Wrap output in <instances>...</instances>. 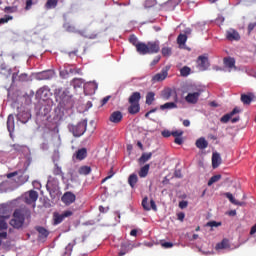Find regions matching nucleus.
I'll list each match as a JSON object with an SVG mask.
<instances>
[{
	"label": "nucleus",
	"instance_id": "1",
	"mask_svg": "<svg viewBox=\"0 0 256 256\" xmlns=\"http://www.w3.org/2000/svg\"><path fill=\"white\" fill-rule=\"evenodd\" d=\"M128 41L136 47V50L140 55L156 54L160 50L159 42H148L147 44L138 42V38L134 34L128 38Z\"/></svg>",
	"mask_w": 256,
	"mask_h": 256
},
{
	"label": "nucleus",
	"instance_id": "2",
	"mask_svg": "<svg viewBox=\"0 0 256 256\" xmlns=\"http://www.w3.org/2000/svg\"><path fill=\"white\" fill-rule=\"evenodd\" d=\"M63 27L65 31H67V33H77V35H80V37H84L87 39L98 38V32L87 33L85 30H78L76 26L70 24L69 22L65 23Z\"/></svg>",
	"mask_w": 256,
	"mask_h": 256
},
{
	"label": "nucleus",
	"instance_id": "3",
	"mask_svg": "<svg viewBox=\"0 0 256 256\" xmlns=\"http://www.w3.org/2000/svg\"><path fill=\"white\" fill-rule=\"evenodd\" d=\"M87 125H88L87 120H81L76 125L69 124L68 129L73 134L74 137H81L87 131Z\"/></svg>",
	"mask_w": 256,
	"mask_h": 256
},
{
	"label": "nucleus",
	"instance_id": "4",
	"mask_svg": "<svg viewBox=\"0 0 256 256\" xmlns=\"http://www.w3.org/2000/svg\"><path fill=\"white\" fill-rule=\"evenodd\" d=\"M241 112L242 110L239 108V106H235L231 112L224 114L220 118V121L221 123H228L231 120V123L235 124L240 121V116L237 114H240Z\"/></svg>",
	"mask_w": 256,
	"mask_h": 256
},
{
	"label": "nucleus",
	"instance_id": "5",
	"mask_svg": "<svg viewBox=\"0 0 256 256\" xmlns=\"http://www.w3.org/2000/svg\"><path fill=\"white\" fill-rule=\"evenodd\" d=\"M25 221V217L20 210H15L13 213V219L10 221V225L15 229H20Z\"/></svg>",
	"mask_w": 256,
	"mask_h": 256
},
{
	"label": "nucleus",
	"instance_id": "6",
	"mask_svg": "<svg viewBox=\"0 0 256 256\" xmlns=\"http://www.w3.org/2000/svg\"><path fill=\"white\" fill-rule=\"evenodd\" d=\"M201 93H203V90L197 89L194 93H189L185 97V101L189 104L195 105L197 102H199V97H201Z\"/></svg>",
	"mask_w": 256,
	"mask_h": 256
},
{
	"label": "nucleus",
	"instance_id": "7",
	"mask_svg": "<svg viewBox=\"0 0 256 256\" xmlns=\"http://www.w3.org/2000/svg\"><path fill=\"white\" fill-rule=\"evenodd\" d=\"M170 68L171 67L169 65L164 67L160 73L153 76L151 82L154 84V83H157V82L164 81L168 76V71L170 70Z\"/></svg>",
	"mask_w": 256,
	"mask_h": 256
},
{
	"label": "nucleus",
	"instance_id": "8",
	"mask_svg": "<svg viewBox=\"0 0 256 256\" xmlns=\"http://www.w3.org/2000/svg\"><path fill=\"white\" fill-rule=\"evenodd\" d=\"M73 211L67 210L64 211L62 214L54 213V224L59 225L61 224L65 218L73 216Z\"/></svg>",
	"mask_w": 256,
	"mask_h": 256
},
{
	"label": "nucleus",
	"instance_id": "9",
	"mask_svg": "<svg viewBox=\"0 0 256 256\" xmlns=\"http://www.w3.org/2000/svg\"><path fill=\"white\" fill-rule=\"evenodd\" d=\"M84 94L87 96H91L95 94L96 90L98 89V84L96 82H87L83 86Z\"/></svg>",
	"mask_w": 256,
	"mask_h": 256
},
{
	"label": "nucleus",
	"instance_id": "10",
	"mask_svg": "<svg viewBox=\"0 0 256 256\" xmlns=\"http://www.w3.org/2000/svg\"><path fill=\"white\" fill-rule=\"evenodd\" d=\"M197 65L201 71L207 70L210 67L209 58L204 55H201L197 59Z\"/></svg>",
	"mask_w": 256,
	"mask_h": 256
},
{
	"label": "nucleus",
	"instance_id": "11",
	"mask_svg": "<svg viewBox=\"0 0 256 256\" xmlns=\"http://www.w3.org/2000/svg\"><path fill=\"white\" fill-rule=\"evenodd\" d=\"M37 199H38V193L34 190H30L24 195V201L27 204L35 203Z\"/></svg>",
	"mask_w": 256,
	"mask_h": 256
},
{
	"label": "nucleus",
	"instance_id": "12",
	"mask_svg": "<svg viewBox=\"0 0 256 256\" xmlns=\"http://www.w3.org/2000/svg\"><path fill=\"white\" fill-rule=\"evenodd\" d=\"M61 200L64 204L71 205L76 201V195L69 191L63 194Z\"/></svg>",
	"mask_w": 256,
	"mask_h": 256
},
{
	"label": "nucleus",
	"instance_id": "13",
	"mask_svg": "<svg viewBox=\"0 0 256 256\" xmlns=\"http://www.w3.org/2000/svg\"><path fill=\"white\" fill-rule=\"evenodd\" d=\"M123 120L122 112L116 110V112H112L109 116V121L114 124H119Z\"/></svg>",
	"mask_w": 256,
	"mask_h": 256
},
{
	"label": "nucleus",
	"instance_id": "14",
	"mask_svg": "<svg viewBox=\"0 0 256 256\" xmlns=\"http://www.w3.org/2000/svg\"><path fill=\"white\" fill-rule=\"evenodd\" d=\"M254 98L255 95L253 93L241 94L240 101L242 102L243 105H251Z\"/></svg>",
	"mask_w": 256,
	"mask_h": 256
},
{
	"label": "nucleus",
	"instance_id": "15",
	"mask_svg": "<svg viewBox=\"0 0 256 256\" xmlns=\"http://www.w3.org/2000/svg\"><path fill=\"white\" fill-rule=\"evenodd\" d=\"M75 159L78 160V161H83L87 158L88 156V151H87V148H81V149H78L75 154Z\"/></svg>",
	"mask_w": 256,
	"mask_h": 256
},
{
	"label": "nucleus",
	"instance_id": "16",
	"mask_svg": "<svg viewBox=\"0 0 256 256\" xmlns=\"http://www.w3.org/2000/svg\"><path fill=\"white\" fill-rule=\"evenodd\" d=\"M53 76H55V72L52 70H47V71L40 72L37 75V78L39 80H50L53 78Z\"/></svg>",
	"mask_w": 256,
	"mask_h": 256
},
{
	"label": "nucleus",
	"instance_id": "17",
	"mask_svg": "<svg viewBox=\"0 0 256 256\" xmlns=\"http://www.w3.org/2000/svg\"><path fill=\"white\" fill-rule=\"evenodd\" d=\"M173 95H175V98L177 99V94L175 91H173L171 88H166L161 93V98L165 101H168Z\"/></svg>",
	"mask_w": 256,
	"mask_h": 256
},
{
	"label": "nucleus",
	"instance_id": "18",
	"mask_svg": "<svg viewBox=\"0 0 256 256\" xmlns=\"http://www.w3.org/2000/svg\"><path fill=\"white\" fill-rule=\"evenodd\" d=\"M222 163L221 155L218 152L213 153L212 155V167L213 169L219 168Z\"/></svg>",
	"mask_w": 256,
	"mask_h": 256
},
{
	"label": "nucleus",
	"instance_id": "19",
	"mask_svg": "<svg viewBox=\"0 0 256 256\" xmlns=\"http://www.w3.org/2000/svg\"><path fill=\"white\" fill-rule=\"evenodd\" d=\"M223 63L225 65V67L229 68L231 71L232 69H236V60L235 58L232 57H226L223 59Z\"/></svg>",
	"mask_w": 256,
	"mask_h": 256
},
{
	"label": "nucleus",
	"instance_id": "20",
	"mask_svg": "<svg viewBox=\"0 0 256 256\" xmlns=\"http://www.w3.org/2000/svg\"><path fill=\"white\" fill-rule=\"evenodd\" d=\"M35 230L39 233L38 237L40 240H45L47 239V237H49V231H47V229H45L44 227L36 226Z\"/></svg>",
	"mask_w": 256,
	"mask_h": 256
},
{
	"label": "nucleus",
	"instance_id": "21",
	"mask_svg": "<svg viewBox=\"0 0 256 256\" xmlns=\"http://www.w3.org/2000/svg\"><path fill=\"white\" fill-rule=\"evenodd\" d=\"M226 38L230 41H239L241 39V36L238 31L236 30H230L226 34Z\"/></svg>",
	"mask_w": 256,
	"mask_h": 256
},
{
	"label": "nucleus",
	"instance_id": "22",
	"mask_svg": "<svg viewBox=\"0 0 256 256\" xmlns=\"http://www.w3.org/2000/svg\"><path fill=\"white\" fill-rule=\"evenodd\" d=\"M18 73L19 72L13 73V75H12V83H15L17 81H19V82H26V81H28V75L27 74L23 73V74L18 76Z\"/></svg>",
	"mask_w": 256,
	"mask_h": 256
},
{
	"label": "nucleus",
	"instance_id": "23",
	"mask_svg": "<svg viewBox=\"0 0 256 256\" xmlns=\"http://www.w3.org/2000/svg\"><path fill=\"white\" fill-rule=\"evenodd\" d=\"M30 118L31 114L29 112H19L17 115L18 121H20L23 124H26Z\"/></svg>",
	"mask_w": 256,
	"mask_h": 256
},
{
	"label": "nucleus",
	"instance_id": "24",
	"mask_svg": "<svg viewBox=\"0 0 256 256\" xmlns=\"http://www.w3.org/2000/svg\"><path fill=\"white\" fill-rule=\"evenodd\" d=\"M7 128H8V132L10 134L13 133L14 129H15V122H14V116L13 114H9L8 119H7Z\"/></svg>",
	"mask_w": 256,
	"mask_h": 256
},
{
	"label": "nucleus",
	"instance_id": "25",
	"mask_svg": "<svg viewBox=\"0 0 256 256\" xmlns=\"http://www.w3.org/2000/svg\"><path fill=\"white\" fill-rule=\"evenodd\" d=\"M208 146H209V142H207L204 137H200L196 141V147L200 150H205L207 149Z\"/></svg>",
	"mask_w": 256,
	"mask_h": 256
},
{
	"label": "nucleus",
	"instance_id": "26",
	"mask_svg": "<svg viewBox=\"0 0 256 256\" xmlns=\"http://www.w3.org/2000/svg\"><path fill=\"white\" fill-rule=\"evenodd\" d=\"M141 100V94L139 92H134L130 98H128V103L130 104H139Z\"/></svg>",
	"mask_w": 256,
	"mask_h": 256
},
{
	"label": "nucleus",
	"instance_id": "27",
	"mask_svg": "<svg viewBox=\"0 0 256 256\" xmlns=\"http://www.w3.org/2000/svg\"><path fill=\"white\" fill-rule=\"evenodd\" d=\"M11 73H12L11 69L5 63L1 64L0 74L8 78L11 75Z\"/></svg>",
	"mask_w": 256,
	"mask_h": 256
},
{
	"label": "nucleus",
	"instance_id": "28",
	"mask_svg": "<svg viewBox=\"0 0 256 256\" xmlns=\"http://www.w3.org/2000/svg\"><path fill=\"white\" fill-rule=\"evenodd\" d=\"M230 248V243L228 239H223L220 243H218L215 247L216 250H223Z\"/></svg>",
	"mask_w": 256,
	"mask_h": 256
},
{
	"label": "nucleus",
	"instance_id": "29",
	"mask_svg": "<svg viewBox=\"0 0 256 256\" xmlns=\"http://www.w3.org/2000/svg\"><path fill=\"white\" fill-rule=\"evenodd\" d=\"M128 106V113L131 115H136L140 112V104H130Z\"/></svg>",
	"mask_w": 256,
	"mask_h": 256
},
{
	"label": "nucleus",
	"instance_id": "30",
	"mask_svg": "<svg viewBox=\"0 0 256 256\" xmlns=\"http://www.w3.org/2000/svg\"><path fill=\"white\" fill-rule=\"evenodd\" d=\"M91 172H92V168L90 166H86V165L81 166L78 169V174L79 175H90Z\"/></svg>",
	"mask_w": 256,
	"mask_h": 256
},
{
	"label": "nucleus",
	"instance_id": "31",
	"mask_svg": "<svg viewBox=\"0 0 256 256\" xmlns=\"http://www.w3.org/2000/svg\"><path fill=\"white\" fill-rule=\"evenodd\" d=\"M149 170H150V164H146L145 166H143L139 171V177L141 179H144L145 177H147V175L149 174Z\"/></svg>",
	"mask_w": 256,
	"mask_h": 256
},
{
	"label": "nucleus",
	"instance_id": "32",
	"mask_svg": "<svg viewBox=\"0 0 256 256\" xmlns=\"http://www.w3.org/2000/svg\"><path fill=\"white\" fill-rule=\"evenodd\" d=\"M58 4H59V0H47L45 4V8L47 10L55 9L57 8Z\"/></svg>",
	"mask_w": 256,
	"mask_h": 256
},
{
	"label": "nucleus",
	"instance_id": "33",
	"mask_svg": "<svg viewBox=\"0 0 256 256\" xmlns=\"http://www.w3.org/2000/svg\"><path fill=\"white\" fill-rule=\"evenodd\" d=\"M9 217L10 216H0V231L8 229V224L6 220L9 219Z\"/></svg>",
	"mask_w": 256,
	"mask_h": 256
},
{
	"label": "nucleus",
	"instance_id": "34",
	"mask_svg": "<svg viewBox=\"0 0 256 256\" xmlns=\"http://www.w3.org/2000/svg\"><path fill=\"white\" fill-rule=\"evenodd\" d=\"M153 154L152 152L149 153H143L142 156L139 159V163L140 164H145L147 163L151 158H152Z\"/></svg>",
	"mask_w": 256,
	"mask_h": 256
},
{
	"label": "nucleus",
	"instance_id": "35",
	"mask_svg": "<svg viewBox=\"0 0 256 256\" xmlns=\"http://www.w3.org/2000/svg\"><path fill=\"white\" fill-rule=\"evenodd\" d=\"M176 108H177V104H175V102H166L165 104L160 105V109L162 111L166 109H176Z\"/></svg>",
	"mask_w": 256,
	"mask_h": 256
},
{
	"label": "nucleus",
	"instance_id": "36",
	"mask_svg": "<svg viewBox=\"0 0 256 256\" xmlns=\"http://www.w3.org/2000/svg\"><path fill=\"white\" fill-rule=\"evenodd\" d=\"M137 182L138 176L136 174H131L130 177H128V185H130L132 188L135 187Z\"/></svg>",
	"mask_w": 256,
	"mask_h": 256
},
{
	"label": "nucleus",
	"instance_id": "37",
	"mask_svg": "<svg viewBox=\"0 0 256 256\" xmlns=\"http://www.w3.org/2000/svg\"><path fill=\"white\" fill-rule=\"evenodd\" d=\"M220 179H222V175L220 174L212 176L208 181V187H212V185H214V183H218Z\"/></svg>",
	"mask_w": 256,
	"mask_h": 256
},
{
	"label": "nucleus",
	"instance_id": "38",
	"mask_svg": "<svg viewBox=\"0 0 256 256\" xmlns=\"http://www.w3.org/2000/svg\"><path fill=\"white\" fill-rule=\"evenodd\" d=\"M84 84V80L83 79H79V78H74L71 82V85L74 88H81Z\"/></svg>",
	"mask_w": 256,
	"mask_h": 256
},
{
	"label": "nucleus",
	"instance_id": "39",
	"mask_svg": "<svg viewBox=\"0 0 256 256\" xmlns=\"http://www.w3.org/2000/svg\"><path fill=\"white\" fill-rule=\"evenodd\" d=\"M155 101V93L149 92L146 96V104L152 105V103Z\"/></svg>",
	"mask_w": 256,
	"mask_h": 256
},
{
	"label": "nucleus",
	"instance_id": "40",
	"mask_svg": "<svg viewBox=\"0 0 256 256\" xmlns=\"http://www.w3.org/2000/svg\"><path fill=\"white\" fill-rule=\"evenodd\" d=\"M120 248L128 253L131 250H133L134 245H132L130 242H126V243H122Z\"/></svg>",
	"mask_w": 256,
	"mask_h": 256
},
{
	"label": "nucleus",
	"instance_id": "41",
	"mask_svg": "<svg viewBox=\"0 0 256 256\" xmlns=\"http://www.w3.org/2000/svg\"><path fill=\"white\" fill-rule=\"evenodd\" d=\"M226 197L229 199V201L231 202V203H233V204H235V205H239V206H242L243 205V203H241V202H239V201H237L236 199H235V197L233 196V194L232 193H226Z\"/></svg>",
	"mask_w": 256,
	"mask_h": 256
},
{
	"label": "nucleus",
	"instance_id": "42",
	"mask_svg": "<svg viewBox=\"0 0 256 256\" xmlns=\"http://www.w3.org/2000/svg\"><path fill=\"white\" fill-rule=\"evenodd\" d=\"M156 4H157L156 0H146V1H145V4H144V7H145L146 9H150V8L155 7Z\"/></svg>",
	"mask_w": 256,
	"mask_h": 256
},
{
	"label": "nucleus",
	"instance_id": "43",
	"mask_svg": "<svg viewBox=\"0 0 256 256\" xmlns=\"http://www.w3.org/2000/svg\"><path fill=\"white\" fill-rule=\"evenodd\" d=\"M187 41V36L185 34H180L177 38V43L179 45H184Z\"/></svg>",
	"mask_w": 256,
	"mask_h": 256
},
{
	"label": "nucleus",
	"instance_id": "44",
	"mask_svg": "<svg viewBox=\"0 0 256 256\" xmlns=\"http://www.w3.org/2000/svg\"><path fill=\"white\" fill-rule=\"evenodd\" d=\"M53 175H56V176L63 175L62 168L58 164H55L53 168Z\"/></svg>",
	"mask_w": 256,
	"mask_h": 256
},
{
	"label": "nucleus",
	"instance_id": "45",
	"mask_svg": "<svg viewBox=\"0 0 256 256\" xmlns=\"http://www.w3.org/2000/svg\"><path fill=\"white\" fill-rule=\"evenodd\" d=\"M191 72V69L187 66H184L181 70H180V74L183 77H187Z\"/></svg>",
	"mask_w": 256,
	"mask_h": 256
},
{
	"label": "nucleus",
	"instance_id": "46",
	"mask_svg": "<svg viewBox=\"0 0 256 256\" xmlns=\"http://www.w3.org/2000/svg\"><path fill=\"white\" fill-rule=\"evenodd\" d=\"M72 251H73V246L71 244H69L68 246H66L65 252H63L62 256H71Z\"/></svg>",
	"mask_w": 256,
	"mask_h": 256
},
{
	"label": "nucleus",
	"instance_id": "47",
	"mask_svg": "<svg viewBox=\"0 0 256 256\" xmlns=\"http://www.w3.org/2000/svg\"><path fill=\"white\" fill-rule=\"evenodd\" d=\"M172 54V49L169 47L162 48V55L164 57H169Z\"/></svg>",
	"mask_w": 256,
	"mask_h": 256
},
{
	"label": "nucleus",
	"instance_id": "48",
	"mask_svg": "<svg viewBox=\"0 0 256 256\" xmlns=\"http://www.w3.org/2000/svg\"><path fill=\"white\" fill-rule=\"evenodd\" d=\"M12 149L16 153H21L23 151V145L20 144H13Z\"/></svg>",
	"mask_w": 256,
	"mask_h": 256
},
{
	"label": "nucleus",
	"instance_id": "49",
	"mask_svg": "<svg viewBox=\"0 0 256 256\" xmlns=\"http://www.w3.org/2000/svg\"><path fill=\"white\" fill-rule=\"evenodd\" d=\"M255 27H256V22L249 23L248 26H247L248 34H251L252 31H254Z\"/></svg>",
	"mask_w": 256,
	"mask_h": 256
},
{
	"label": "nucleus",
	"instance_id": "50",
	"mask_svg": "<svg viewBox=\"0 0 256 256\" xmlns=\"http://www.w3.org/2000/svg\"><path fill=\"white\" fill-rule=\"evenodd\" d=\"M13 19L12 16H5L3 18L0 19V25H3L4 23H8L9 21H11Z\"/></svg>",
	"mask_w": 256,
	"mask_h": 256
},
{
	"label": "nucleus",
	"instance_id": "51",
	"mask_svg": "<svg viewBox=\"0 0 256 256\" xmlns=\"http://www.w3.org/2000/svg\"><path fill=\"white\" fill-rule=\"evenodd\" d=\"M142 206L144 207L145 210L149 211L151 210L150 205L148 204V198H144L142 201Z\"/></svg>",
	"mask_w": 256,
	"mask_h": 256
},
{
	"label": "nucleus",
	"instance_id": "52",
	"mask_svg": "<svg viewBox=\"0 0 256 256\" xmlns=\"http://www.w3.org/2000/svg\"><path fill=\"white\" fill-rule=\"evenodd\" d=\"M221 225H222L221 222H216V221H210V222H208V223L206 224V226H208V227H219V226H221Z\"/></svg>",
	"mask_w": 256,
	"mask_h": 256
},
{
	"label": "nucleus",
	"instance_id": "53",
	"mask_svg": "<svg viewBox=\"0 0 256 256\" xmlns=\"http://www.w3.org/2000/svg\"><path fill=\"white\" fill-rule=\"evenodd\" d=\"M171 135L175 138L181 137L183 135V131L182 130H175L171 132Z\"/></svg>",
	"mask_w": 256,
	"mask_h": 256
},
{
	"label": "nucleus",
	"instance_id": "54",
	"mask_svg": "<svg viewBox=\"0 0 256 256\" xmlns=\"http://www.w3.org/2000/svg\"><path fill=\"white\" fill-rule=\"evenodd\" d=\"M161 246L165 249H170L173 247V243L161 241Z\"/></svg>",
	"mask_w": 256,
	"mask_h": 256
},
{
	"label": "nucleus",
	"instance_id": "55",
	"mask_svg": "<svg viewBox=\"0 0 256 256\" xmlns=\"http://www.w3.org/2000/svg\"><path fill=\"white\" fill-rule=\"evenodd\" d=\"M33 5V0H26V7L25 10L29 11Z\"/></svg>",
	"mask_w": 256,
	"mask_h": 256
},
{
	"label": "nucleus",
	"instance_id": "56",
	"mask_svg": "<svg viewBox=\"0 0 256 256\" xmlns=\"http://www.w3.org/2000/svg\"><path fill=\"white\" fill-rule=\"evenodd\" d=\"M162 136H163L164 138H169L170 136H172V132L169 131V130H163V131H162Z\"/></svg>",
	"mask_w": 256,
	"mask_h": 256
},
{
	"label": "nucleus",
	"instance_id": "57",
	"mask_svg": "<svg viewBox=\"0 0 256 256\" xmlns=\"http://www.w3.org/2000/svg\"><path fill=\"white\" fill-rule=\"evenodd\" d=\"M5 13H14L15 12V8L11 7V6H6L4 9Z\"/></svg>",
	"mask_w": 256,
	"mask_h": 256
},
{
	"label": "nucleus",
	"instance_id": "58",
	"mask_svg": "<svg viewBox=\"0 0 256 256\" xmlns=\"http://www.w3.org/2000/svg\"><path fill=\"white\" fill-rule=\"evenodd\" d=\"M174 142H175V144H177V145H182L183 139L181 138V136H179V137H176V138H175Z\"/></svg>",
	"mask_w": 256,
	"mask_h": 256
},
{
	"label": "nucleus",
	"instance_id": "59",
	"mask_svg": "<svg viewBox=\"0 0 256 256\" xmlns=\"http://www.w3.org/2000/svg\"><path fill=\"white\" fill-rule=\"evenodd\" d=\"M150 208L153 209L154 211H157V206L153 199L150 201Z\"/></svg>",
	"mask_w": 256,
	"mask_h": 256
},
{
	"label": "nucleus",
	"instance_id": "60",
	"mask_svg": "<svg viewBox=\"0 0 256 256\" xmlns=\"http://www.w3.org/2000/svg\"><path fill=\"white\" fill-rule=\"evenodd\" d=\"M16 175H18L17 171L8 173L7 174V179H12V177H16Z\"/></svg>",
	"mask_w": 256,
	"mask_h": 256
},
{
	"label": "nucleus",
	"instance_id": "61",
	"mask_svg": "<svg viewBox=\"0 0 256 256\" xmlns=\"http://www.w3.org/2000/svg\"><path fill=\"white\" fill-rule=\"evenodd\" d=\"M187 205H188L187 201H181V202H179V207H180L181 209L186 208Z\"/></svg>",
	"mask_w": 256,
	"mask_h": 256
},
{
	"label": "nucleus",
	"instance_id": "62",
	"mask_svg": "<svg viewBox=\"0 0 256 256\" xmlns=\"http://www.w3.org/2000/svg\"><path fill=\"white\" fill-rule=\"evenodd\" d=\"M160 59H161L160 56L155 57L154 60L151 63V66H155L160 61Z\"/></svg>",
	"mask_w": 256,
	"mask_h": 256
},
{
	"label": "nucleus",
	"instance_id": "63",
	"mask_svg": "<svg viewBox=\"0 0 256 256\" xmlns=\"http://www.w3.org/2000/svg\"><path fill=\"white\" fill-rule=\"evenodd\" d=\"M174 176L177 177L178 179H181L182 177L181 170H176L174 173Z\"/></svg>",
	"mask_w": 256,
	"mask_h": 256
},
{
	"label": "nucleus",
	"instance_id": "64",
	"mask_svg": "<svg viewBox=\"0 0 256 256\" xmlns=\"http://www.w3.org/2000/svg\"><path fill=\"white\" fill-rule=\"evenodd\" d=\"M256 233V223L250 229V235H254Z\"/></svg>",
	"mask_w": 256,
	"mask_h": 256
}]
</instances>
